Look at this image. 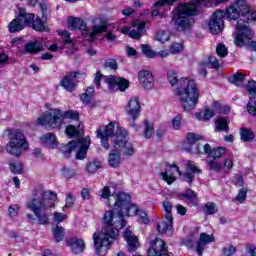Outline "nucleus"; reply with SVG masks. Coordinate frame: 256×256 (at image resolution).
Instances as JSON below:
<instances>
[{"instance_id": "nucleus-37", "label": "nucleus", "mask_w": 256, "mask_h": 256, "mask_svg": "<svg viewBox=\"0 0 256 256\" xmlns=\"http://www.w3.org/2000/svg\"><path fill=\"white\" fill-rule=\"evenodd\" d=\"M8 165L10 166L11 172H14V174H22L23 172L22 162H8Z\"/></svg>"}, {"instance_id": "nucleus-62", "label": "nucleus", "mask_w": 256, "mask_h": 256, "mask_svg": "<svg viewBox=\"0 0 256 256\" xmlns=\"http://www.w3.org/2000/svg\"><path fill=\"white\" fill-rule=\"evenodd\" d=\"M40 9L42 11V21H44V25H45V21H47V11H48L47 4H40Z\"/></svg>"}, {"instance_id": "nucleus-44", "label": "nucleus", "mask_w": 256, "mask_h": 256, "mask_svg": "<svg viewBox=\"0 0 256 256\" xmlns=\"http://www.w3.org/2000/svg\"><path fill=\"white\" fill-rule=\"evenodd\" d=\"M204 212L205 214H215L217 212V206L214 202H208L204 206Z\"/></svg>"}, {"instance_id": "nucleus-63", "label": "nucleus", "mask_w": 256, "mask_h": 256, "mask_svg": "<svg viewBox=\"0 0 256 256\" xmlns=\"http://www.w3.org/2000/svg\"><path fill=\"white\" fill-rule=\"evenodd\" d=\"M61 35L62 37H64L63 39L64 44L72 43V39L70 37V31H61Z\"/></svg>"}, {"instance_id": "nucleus-64", "label": "nucleus", "mask_w": 256, "mask_h": 256, "mask_svg": "<svg viewBox=\"0 0 256 256\" xmlns=\"http://www.w3.org/2000/svg\"><path fill=\"white\" fill-rule=\"evenodd\" d=\"M181 115H177L174 119H173V128L174 129H179L180 125H181Z\"/></svg>"}, {"instance_id": "nucleus-29", "label": "nucleus", "mask_w": 256, "mask_h": 256, "mask_svg": "<svg viewBox=\"0 0 256 256\" xmlns=\"http://www.w3.org/2000/svg\"><path fill=\"white\" fill-rule=\"evenodd\" d=\"M163 206L166 212V218L169 220L170 230L172 231V234H173V216H172L173 204L169 200H164Z\"/></svg>"}, {"instance_id": "nucleus-45", "label": "nucleus", "mask_w": 256, "mask_h": 256, "mask_svg": "<svg viewBox=\"0 0 256 256\" xmlns=\"http://www.w3.org/2000/svg\"><path fill=\"white\" fill-rule=\"evenodd\" d=\"M236 253V247L229 245V246H224V248H222V256H234V254Z\"/></svg>"}, {"instance_id": "nucleus-13", "label": "nucleus", "mask_w": 256, "mask_h": 256, "mask_svg": "<svg viewBox=\"0 0 256 256\" xmlns=\"http://www.w3.org/2000/svg\"><path fill=\"white\" fill-rule=\"evenodd\" d=\"M225 12L223 10H216L211 17V20L208 23V27L211 33H220L224 29L225 21H224Z\"/></svg>"}, {"instance_id": "nucleus-38", "label": "nucleus", "mask_w": 256, "mask_h": 256, "mask_svg": "<svg viewBox=\"0 0 256 256\" xmlns=\"http://www.w3.org/2000/svg\"><path fill=\"white\" fill-rule=\"evenodd\" d=\"M141 50L144 53V55H146V57H156L157 53L155 51H153L151 45L147 44V43H143L141 45Z\"/></svg>"}, {"instance_id": "nucleus-25", "label": "nucleus", "mask_w": 256, "mask_h": 256, "mask_svg": "<svg viewBox=\"0 0 256 256\" xmlns=\"http://www.w3.org/2000/svg\"><path fill=\"white\" fill-rule=\"evenodd\" d=\"M203 151L206 153V155H210L212 159H220V157H223V155L226 153L225 148L220 147L218 149H212L211 145H204Z\"/></svg>"}, {"instance_id": "nucleus-48", "label": "nucleus", "mask_w": 256, "mask_h": 256, "mask_svg": "<svg viewBox=\"0 0 256 256\" xmlns=\"http://www.w3.org/2000/svg\"><path fill=\"white\" fill-rule=\"evenodd\" d=\"M208 165L211 170H216V171L221 170L223 166L222 162H217L216 158H213V160H209Z\"/></svg>"}, {"instance_id": "nucleus-12", "label": "nucleus", "mask_w": 256, "mask_h": 256, "mask_svg": "<svg viewBox=\"0 0 256 256\" xmlns=\"http://www.w3.org/2000/svg\"><path fill=\"white\" fill-rule=\"evenodd\" d=\"M116 205L121 208L123 218H125V216H135L139 212L138 206L131 203V196L126 192H118Z\"/></svg>"}, {"instance_id": "nucleus-9", "label": "nucleus", "mask_w": 256, "mask_h": 256, "mask_svg": "<svg viewBox=\"0 0 256 256\" xmlns=\"http://www.w3.org/2000/svg\"><path fill=\"white\" fill-rule=\"evenodd\" d=\"M25 25H31L36 31H45L47 29L41 18L35 19V14H27L26 10H20L17 18L8 24V29L10 33H15L16 31H22Z\"/></svg>"}, {"instance_id": "nucleus-1", "label": "nucleus", "mask_w": 256, "mask_h": 256, "mask_svg": "<svg viewBox=\"0 0 256 256\" xmlns=\"http://www.w3.org/2000/svg\"><path fill=\"white\" fill-rule=\"evenodd\" d=\"M96 133L104 149H109V138L112 139L114 149L109 154V165L114 167L120 165L121 151L126 157L134 155L135 149L132 143L128 141V132L126 129H121L115 121H112L105 127H100Z\"/></svg>"}, {"instance_id": "nucleus-57", "label": "nucleus", "mask_w": 256, "mask_h": 256, "mask_svg": "<svg viewBox=\"0 0 256 256\" xmlns=\"http://www.w3.org/2000/svg\"><path fill=\"white\" fill-rule=\"evenodd\" d=\"M101 197L104 198L105 200H109L111 196V190L109 186H104L102 190H100Z\"/></svg>"}, {"instance_id": "nucleus-35", "label": "nucleus", "mask_w": 256, "mask_h": 256, "mask_svg": "<svg viewBox=\"0 0 256 256\" xmlns=\"http://www.w3.org/2000/svg\"><path fill=\"white\" fill-rule=\"evenodd\" d=\"M170 37H171V33L166 29H161L156 33V36H155L156 40L161 41V43H165V41H169Z\"/></svg>"}, {"instance_id": "nucleus-58", "label": "nucleus", "mask_w": 256, "mask_h": 256, "mask_svg": "<svg viewBox=\"0 0 256 256\" xmlns=\"http://www.w3.org/2000/svg\"><path fill=\"white\" fill-rule=\"evenodd\" d=\"M246 196H247V190H245V188H241L239 193L236 196V200H238V202H244V200H246Z\"/></svg>"}, {"instance_id": "nucleus-40", "label": "nucleus", "mask_w": 256, "mask_h": 256, "mask_svg": "<svg viewBox=\"0 0 256 256\" xmlns=\"http://www.w3.org/2000/svg\"><path fill=\"white\" fill-rule=\"evenodd\" d=\"M100 166V160H92V162H89V164H87L86 169L88 172L94 173L98 170V168H100Z\"/></svg>"}, {"instance_id": "nucleus-61", "label": "nucleus", "mask_w": 256, "mask_h": 256, "mask_svg": "<svg viewBox=\"0 0 256 256\" xmlns=\"http://www.w3.org/2000/svg\"><path fill=\"white\" fill-rule=\"evenodd\" d=\"M80 194L84 200H89L91 198L90 188H82Z\"/></svg>"}, {"instance_id": "nucleus-42", "label": "nucleus", "mask_w": 256, "mask_h": 256, "mask_svg": "<svg viewBox=\"0 0 256 256\" xmlns=\"http://www.w3.org/2000/svg\"><path fill=\"white\" fill-rule=\"evenodd\" d=\"M210 65L208 61H200L199 67H198V72L199 75H202V77H207V67Z\"/></svg>"}, {"instance_id": "nucleus-18", "label": "nucleus", "mask_w": 256, "mask_h": 256, "mask_svg": "<svg viewBox=\"0 0 256 256\" xmlns=\"http://www.w3.org/2000/svg\"><path fill=\"white\" fill-rule=\"evenodd\" d=\"M107 84L110 89H120V91H126L128 89L130 82L123 77H115V75H110L106 78Z\"/></svg>"}, {"instance_id": "nucleus-33", "label": "nucleus", "mask_w": 256, "mask_h": 256, "mask_svg": "<svg viewBox=\"0 0 256 256\" xmlns=\"http://www.w3.org/2000/svg\"><path fill=\"white\" fill-rule=\"evenodd\" d=\"M240 136L242 141H244L245 143L255 139V133H253L251 129H245V128L240 129Z\"/></svg>"}, {"instance_id": "nucleus-3", "label": "nucleus", "mask_w": 256, "mask_h": 256, "mask_svg": "<svg viewBox=\"0 0 256 256\" xmlns=\"http://www.w3.org/2000/svg\"><path fill=\"white\" fill-rule=\"evenodd\" d=\"M57 194L42 187L32 190V197L27 201V208L33 214H27L29 222L35 224H49V210L55 206Z\"/></svg>"}, {"instance_id": "nucleus-19", "label": "nucleus", "mask_w": 256, "mask_h": 256, "mask_svg": "<svg viewBox=\"0 0 256 256\" xmlns=\"http://www.w3.org/2000/svg\"><path fill=\"white\" fill-rule=\"evenodd\" d=\"M66 244L73 254H82L86 249V244L82 238H68Z\"/></svg>"}, {"instance_id": "nucleus-43", "label": "nucleus", "mask_w": 256, "mask_h": 256, "mask_svg": "<svg viewBox=\"0 0 256 256\" xmlns=\"http://www.w3.org/2000/svg\"><path fill=\"white\" fill-rule=\"evenodd\" d=\"M216 53H218L220 57H226L228 55V49L225 43H218L216 47Z\"/></svg>"}, {"instance_id": "nucleus-20", "label": "nucleus", "mask_w": 256, "mask_h": 256, "mask_svg": "<svg viewBox=\"0 0 256 256\" xmlns=\"http://www.w3.org/2000/svg\"><path fill=\"white\" fill-rule=\"evenodd\" d=\"M215 242V236L213 234H206V232H201L200 238L196 246V252L198 256H203V252L208 244Z\"/></svg>"}, {"instance_id": "nucleus-30", "label": "nucleus", "mask_w": 256, "mask_h": 256, "mask_svg": "<svg viewBox=\"0 0 256 256\" xmlns=\"http://www.w3.org/2000/svg\"><path fill=\"white\" fill-rule=\"evenodd\" d=\"M41 143H43V145H46V147H56L57 145V140L55 135H53V133H47L46 135H43L40 138Z\"/></svg>"}, {"instance_id": "nucleus-4", "label": "nucleus", "mask_w": 256, "mask_h": 256, "mask_svg": "<svg viewBox=\"0 0 256 256\" xmlns=\"http://www.w3.org/2000/svg\"><path fill=\"white\" fill-rule=\"evenodd\" d=\"M240 15L247 17V20H238L236 29L238 31L236 45H246L247 41L253 39L255 33L252 31L249 21H256V14L251 12L246 0H236L235 4L226 8L227 19H239Z\"/></svg>"}, {"instance_id": "nucleus-17", "label": "nucleus", "mask_w": 256, "mask_h": 256, "mask_svg": "<svg viewBox=\"0 0 256 256\" xmlns=\"http://www.w3.org/2000/svg\"><path fill=\"white\" fill-rule=\"evenodd\" d=\"M107 27H108V20H106V18H95L93 20V26L90 32V40L94 41V39L96 38V35H99L100 33L107 31Z\"/></svg>"}, {"instance_id": "nucleus-52", "label": "nucleus", "mask_w": 256, "mask_h": 256, "mask_svg": "<svg viewBox=\"0 0 256 256\" xmlns=\"http://www.w3.org/2000/svg\"><path fill=\"white\" fill-rule=\"evenodd\" d=\"M138 216H139V222H142V224H148L150 222L147 212L140 211L139 208H138Z\"/></svg>"}, {"instance_id": "nucleus-60", "label": "nucleus", "mask_w": 256, "mask_h": 256, "mask_svg": "<svg viewBox=\"0 0 256 256\" xmlns=\"http://www.w3.org/2000/svg\"><path fill=\"white\" fill-rule=\"evenodd\" d=\"M19 210L20 206L18 204H14L13 206H10V208H8L10 216H17Z\"/></svg>"}, {"instance_id": "nucleus-31", "label": "nucleus", "mask_w": 256, "mask_h": 256, "mask_svg": "<svg viewBox=\"0 0 256 256\" xmlns=\"http://www.w3.org/2000/svg\"><path fill=\"white\" fill-rule=\"evenodd\" d=\"M196 117L199 121H209L215 117V112L210 108H206L200 111V113H196Z\"/></svg>"}, {"instance_id": "nucleus-26", "label": "nucleus", "mask_w": 256, "mask_h": 256, "mask_svg": "<svg viewBox=\"0 0 256 256\" xmlns=\"http://www.w3.org/2000/svg\"><path fill=\"white\" fill-rule=\"evenodd\" d=\"M68 27L70 29H82L84 31H86V23L84 20H82V18H75V16H70V18H68Z\"/></svg>"}, {"instance_id": "nucleus-21", "label": "nucleus", "mask_w": 256, "mask_h": 256, "mask_svg": "<svg viewBox=\"0 0 256 256\" xmlns=\"http://www.w3.org/2000/svg\"><path fill=\"white\" fill-rule=\"evenodd\" d=\"M141 111V103L137 97L130 99L128 105L126 106V113L132 119H138Z\"/></svg>"}, {"instance_id": "nucleus-34", "label": "nucleus", "mask_w": 256, "mask_h": 256, "mask_svg": "<svg viewBox=\"0 0 256 256\" xmlns=\"http://www.w3.org/2000/svg\"><path fill=\"white\" fill-rule=\"evenodd\" d=\"M54 239L56 242H61L65 236V228L63 226H59V224L56 225L55 228L52 230Z\"/></svg>"}, {"instance_id": "nucleus-54", "label": "nucleus", "mask_w": 256, "mask_h": 256, "mask_svg": "<svg viewBox=\"0 0 256 256\" xmlns=\"http://www.w3.org/2000/svg\"><path fill=\"white\" fill-rule=\"evenodd\" d=\"M183 51V43H172L170 45V53H180Z\"/></svg>"}, {"instance_id": "nucleus-36", "label": "nucleus", "mask_w": 256, "mask_h": 256, "mask_svg": "<svg viewBox=\"0 0 256 256\" xmlns=\"http://www.w3.org/2000/svg\"><path fill=\"white\" fill-rule=\"evenodd\" d=\"M154 125L150 121H144V137L145 139H151L154 133Z\"/></svg>"}, {"instance_id": "nucleus-27", "label": "nucleus", "mask_w": 256, "mask_h": 256, "mask_svg": "<svg viewBox=\"0 0 256 256\" xmlns=\"http://www.w3.org/2000/svg\"><path fill=\"white\" fill-rule=\"evenodd\" d=\"M158 232L160 234H168V236H172L173 234L170 227L169 216L166 218V214L164 220H162V222H158Z\"/></svg>"}, {"instance_id": "nucleus-39", "label": "nucleus", "mask_w": 256, "mask_h": 256, "mask_svg": "<svg viewBox=\"0 0 256 256\" xmlns=\"http://www.w3.org/2000/svg\"><path fill=\"white\" fill-rule=\"evenodd\" d=\"M247 111L250 113V115H256V97H250L248 105H247Z\"/></svg>"}, {"instance_id": "nucleus-14", "label": "nucleus", "mask_w": 256, "mask_h": 256, "mask_svg": "<svg viewBox=\"0 0 256 256\" xmlns=\"http://www.w3.org/2000/svg\"><path fill=\"white\" fill-rule=\"evenodd\" d=\"M79 75H81L80 71H70L66 73L60 81L61 87L72 93L77 87V77H79Z\"/></svg>"}, {"instance_id": "nucleus-15", "label": "nucleus", "mask_w": 256, "mask_h": 256, "mask_svg": "<svg viewBox=\"0 0 256 256\" xmlns=\"http://www.w3.org/2000/svg\"><path fill=\"white\" fill-rule=\"evenodd\" d=\"M146 23L143 21H135L132 23L131 27L124 26L121 28L122 33L129 35L133 39H140Z\"/></svg>"}, {"instance_id": "nucleus-5", "label": "nucleus", "mask_w": 256, "mask_h": 256, "mask_svg": "<svg viewBox=\"0 0 256 256\" xmlns=\"http://www.w3.org/2000/svg\"><path fill=\"white\" fill-rule=\"evenodd\" d=\"M168 80L171 85L178 83L176 95L184 111H193L200 99V91L195 80L188 78L178 79L176 71L173 70L168 71Z\"/></svg>"}, {"instance_id": "nucleus-32", "label": "nucleus", "mask_w": 256, "mask_h": 256, "mask_svg": "<svg viewBox=\"0 0 256 256\" xmlns=\"http://www.w3.org/2000/svg\"><path fill=\"white\" fill-rule=\"evenodd\" d=\"M95 94V89L93 86L87 87L86 93H82L80 95V99L84 103V105H89L93 99V96Z\"/></svg>"}, {"instance_id": "nucleus-7", "label": "nucleus", "mask_w": 256, "mask_h": 256, "mask_svg": "<svg viewBox=\"0 0 256 256\" xmlns=\"http://www.w3.org/2000/svg\"><path fill=\"white\" fill-rule=\"evenodd\" d=\"M188 170L186 172H181L177 164H169L166 166L165 170L161 172L162 180H165L167 184H173L176 180V173L182 175L183 180L191 184L195 180V173H201L202 170L199 168L193 160H188L187 164Z\"/></svg>"}, {"instance_id": "nucleus-51", "label": "nucleus", "mask_w": 256, "mask_h": 256, "mask_svg": "<svg viewBox=\"0 0 256 256\" xmlns=\"http://www.w3.org/2000/svg\"><path fill=\"white\" fill-rule=\"evenodd\" d=\"M247 91L251 97L256 95V81H249L247 85Z\"/></svg>"}, {"instance_id": "nucleus-6", "label": "nucleus", "mask_w": 256, "mask_h": 256, "mask_svg": "<svg viewBox=\"0 0 256 256\" xmlns=\"http://www.w3.org/2000/svg\"><path fill=\"white\" fill-rule=\"evenodd\" d=\"M206 0H191L187 4H179L172 12V21L178 31H189L195 20L193 15L198 13V8Z\"/></svg>"}, {"instance_id": "nucleus-28", "label": "nucleus", "mask_w": 256, "mask_h": 256, "mask_svg": "<svg viewBox=\"0 0 256 256\" xmlns=\"http://www.w3.org/2000/svg\"><path fill=\"white\" fill-rule=\"evenodd\" d=\"M230 119L228 117H219L215 121V131H228Z\"/></svg>"}, {"instance_id": "nucleus-56", "label": "nucleus", "mask_w": 256, "mask_h": 256, "mask_svg": "<svg viewBox=\"0 0 256 256\" xmlns=\"http://www.w3.org/2000/svg\"><path fill=\"white\" fill-rule=\"evenodd\" d=\"M209 64L214 67V69H218V67H220L221 65V61L220 59H217V57H215L214 55H211L209 57Z\"/></svg>"}, {"instance_id": "nucleus-49", "label": "nucleus", "mask_w": 256, "mask_h": 256, "mask_svg": "<svg viewBox=\"0 0 256 256\" xmlns=\"http://www.w3.org/2000/svg\"><path fill=\"white\" fill-rule=\"evenodd\" d=\"M214 107L215 109H218L219 113H224V115H228V113L231 111L230 107L226 105L222 106L217 101L214 102Z\"/></svg>"}, {"instance_id": "nucleus-8", "label": "nucleus", "mask_w": 256, "mask_h": 256, "mask_svg": "<svg viewBox=\"0 0 256 256\" xmlns=\"http://www.w3.org/2000/svg\"><path fill=\"white\" fill-rule=\"evenodd\" d=\"M63 119H79L78 111H61L60 109H51L50 111H46L44 115L39 117L36 121L37 125H42L49 127L50 129H56L57 127H61L63 123Z\"/></svg>"}, {"instance_id": "nucleus-55", "label": "nucleus", "mask_w": 256, "mask_h": 256, "mask_svg": "<svg viewBox=\"0 0 256 256\" xmlns=\"http://www.w3.org/2000/svg\"><path fill=\"white\" fill-rule=\"evenodd\" d=\"M75 204V198L73 196V194H67L66 195V204L63 207V210H65V208H70L72 206H74Z\"/></svg>"}, {"instance_id": "nucleus-59", "label": "nucleus", "mask_w": 256, "mask_h": 256, "mask_svg": "<svg viewBox=\"0 0 256 256\" xmlns=\"http://www.w3.org/2000/svg\"><path fill=\"white\" fill-rule=\"evenodd\" d=\"M67 218L68 216L62 212H54V220L56 222H64V220H67Z\"/></svg>"}, {"instance_id": "nucleus-2", "label": "nucleus", "mask_w": 256, "mask_h": 256, "mask_svg": "<svg viewBox=\"0 0 256 256\" xmlns=\"http://www.w3.org/2000/svg\"><path fill=\"white\" fill-rule=\"evenodd\" d=\"M117 197L118 194L115 196L114 208L112 210H106L103 214L101 232H95L93 235L96 254L99 256L107 252L114 240H117L119 230L127 224L125 218H123L120 206L117 205Z\"/></svg>"}, {"instance_id": "nucleus-10", "label": "nucleus", "mask_w": 256, "mask_h": 256, "mask_svg": "<svg viewBox=\"0 0 256 256\" xmlns=\"http://www.w3.org/2000/svg\"><path fill=\"white\" fill-rule=\"evenodd\" d=\"M10 142L6 145V151L14 157H21L23 151H27L29 145L21 131H8Z\"/></svg>"}, {"instance_id": "nucleus-53", "label": "nucleus", "mask_w": 256, "mask_h": 256, "mask_svg": "<svg viewBox=\"0 0 256 256\" xmlns=\"http://www.w3.org/2000/svg\"><path fill=\"white\" fill-rule=\"evenodd\" d=\"M184 198H188V200H195L197 198V192L195 190H192L191 188H188L184 194H182Z\"/></svg>"}, {"instance_id": "nucleus-41", "label": "nucleus", "mask_w": 256, "mask_h": 256, "mask_svg": "<svg viewBox=\"0 0 256 256\" xmlns=\"http://www.w3.org/2000/svg\"><path fill=\"white\" fill-rule=\"evenodd\" d=\"M245 75L243 73H234L231 77H229L230 83H234L235 85H239L241 81H244Z\"/></svg>"}, {"instance_id": "nucleus-24", "label": "nucleus", "mask_w": 256, "mask_h": 256, "mask_svg": "<svg viewBox=\"0 0 256 256\" xmlns=\"http://www.w3.org/2000/svg\"><path fill=\"white\" fill-rule=\"evenodd\" d=\"M43 51V43L40 41H29L24 45V49L20 51L21 55H26L27 53H39Z\"/></svg>"}, {"instance_id": "nucleus-47", "label": "nucleus", "mask_w": 256, "mask_h": 256, "mask_svg": "<svg viewBox=\"0 0 256 256\" xmlns=\"http://www.w3.org/2000/svg\"><path fill=\"white\" fill-rule=\"evenodd\" d=\"M62 174L63 176H65L66 178H73V176L76 175V170L75 168H70L68 166H64L62 168Z\"/></svg>"}, {"instance_id": "nucleus-22", "label": "nucleus", "mask_w": 256, "mask_h": 256, "mask_svg": "<svg viewBox=\"0 0 256 256\" xmlns=\"http://www.w3.org/2000/svg\"><path fill=\"white\" fill-rule=\"evenodd\" d=\"M139 81L144 89H152L155 85L154 77L151 71L143 69L138 73Z\"/></svg>"}, {"instance_id": "nucleus-16", "label": "nucleus", "mask_w": 256, "mask_h": 256, "mask_svg": "<svg viewBox=\"0 0 256 256\" xmlns=\"http://www.w3.org/2000/svg\"><path fill=\"white\" fill-rule=\"evenodd\" d=\"M148 256H169L168 248L164 240L156 238L152 248L148 250Z\"/></svg>"}, {"instance_id": "nucleus-23", "label": "nucleus", "mask_w": 256, "mask_h": 256, "mask_svg": "<svg viewBox=\"0 0 256 256\" xmlns=\"http://www.w3.org/2000/svg\"><path fill=\"white\" fill-rule=\"evenodd\" d=\"M124 238L128 244L129 252H135L138 246H140V242L137 236H135L134 232H132V230L126 229L124 231Z\"/></svg>"}, {"instance_id": "nucleus-46", "label": "nucleus", "mask_w": 256, "mask_h": 256, "mask_svg": "<svg viewBox=\"0 0 256 256\" xmlns=\"http://www.w3.org/2000/svg\"><path fill=\"white\" fill-rule=\"evenodd\" d=\"M104 67L105 69H113L114 71H116L118 69V63L116 59H106V61L104 62Z\"/></svg>"}, {"instance_id": "nucleus-50", "label": "nucleus", "mask_w": 256, "mask_h": 256, "mask_svg": "<svg viewBox=\"0 0 256 256\" xmlns=\"http://www.w3.org/2000/svg\"><path fill=\"white\" fill-rule=\"evenodd\" d=\"M202 139L201 135H196L195 133H188L187 140L190 145H195L197 141Z\"/></svg>"}, {"instance_id": "nucleus-11", "label": "nucleus", "mask_w": 256, "mask_h": 256, "mask_svg": "<svg viewBox=\"0 0 256 256\" xmlns=\"http://www.w3.org/2000/svg\"><path fill=\"white\" fill-rule=\"evenodd\" d=\"M90 142V137L78 139L77 141H71L67 145H62L60 147V151L64 157H71L72 151H74V149H78V152H76V159H85Z\"/></svg>"}]
</instances>
